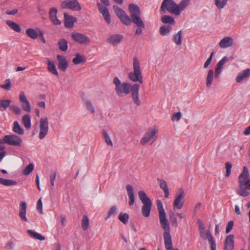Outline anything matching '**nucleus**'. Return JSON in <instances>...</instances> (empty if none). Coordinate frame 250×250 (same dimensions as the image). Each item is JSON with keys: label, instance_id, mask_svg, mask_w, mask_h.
Here are the masks:
<instances>
[{"label": "nucleus", "instance_id": "obj_1", "mask_svg": "<svg viewBox=\"0 0 250 250\" xmlns=\"http://www.w3.org/2000/svg\"><path fill=\"white\" fill-rule=\"evenodd\" d=\"M189 0H182L177 4L173 0H163L160 7V11L166 13V11L176 16H179L189 5Z\"/></svg>", "mask_w": 250, "mask_h": 250}, {"label": "nucleus", "instance_id": "obj_2", "mask_svg": "<svg viewBox=\"0 0 250 250\" xmlns=\"http://www.w3.org/2000/svg\"><path fill=\"white\" fill-rule=\"evenodd\" d=\"M128 10L132 22L138 27L145 28V23L141 19V13L139 6L134 4H129Z\"/></svg>", "mask_w": 250, "mask_h": 250}, {"label": "nucleus", "instance_id": "obj_3", "mask_svg": "<svg viewBox=\"0 0 250 250\" xmlns=\"http://www.w3.org/2000/svg\"><path fill=\"white\" fill-rule=\"evenodd\" d=\"M128 77L133 82H138L140 83L143 82L140 62L136 57L133 59V71L129 73Z\"/></svg>", "mask_w": 250, "mask_h": 250}, {"label": "nucleus", "instance_id": "obj_4", "mask_svg": "<svg viewBox=\"0 0 250 250\" xmlns=\"http://www.w3.org/2000/svg\"><path fill=\"white\" fill-rule=\"evenodd\" d=\"M138 196L143 204L142 208V214L145 217H148L150 216L152 208V201L143 190H140L138 192Z\"/></svg>", "mask_w": 250, "mask_h": 250}, {"label": "nucleus", "instance_id": "obj_5", "mask_svg": "<svg viewBox=\"0 0 250 250\" xmlns=\"http://www.w3.org/2000/svg\"><path fill=\"white\" fill-rule=\"evenodd\" d=\"M113 83L115 85V90L117 94L120 97H123L127 95L131 91L132 85L126 83H121L118 78L115 77L113 79Z\"/></svg>", "mask_w": 250, "mask_h": 250}, {"label": "nucleus", "instance_id": "obj_6", "mask_svg": "<svg viewBox=\"0 0 250 250\" xmlns=\"http://www.w3.org/2000/svg\"><path fill=\"white\" fill-rule=\"evenodd\" d=\"M158 132V129L156 126L148 129L141 139L140 143L142 145L148 143L152 144L157 138Z\"/></svg>", "mask_w": 250, "mask_h": 250}, {"label": "nucleus", "instance_id": "obj_7", "mask_svg": "<svg viewBox=\"0 0 250 250\" xmlns=\"http://www.w3.org/2000/svg\"><path fill=\"white\" fill-rule=\"evenodd\" d=\"M49 132V123L47 118H42L39 122V134L40 140L43 139Z\"/></svg>", "mask_w": 250, "mask_h": 250}, {"label": "nucleus", "instance_id": "obj_8", "mask_svg": "<svg viewBox=\"0 0 250 250\" xmlns=\"http://www.w3.org/2000/svg\"><path fill=\"white\" fill-rule=\"evenodd\" d=\"M161 227L165 230L163 236L166 250H173L171 237L170 234L169 224Z\"/></svg>", "mask_w": 250, "mask_h": 250}, {"label": "nucleus", "instance_id": "obj_9", "mask_svg": "<svg viewBox=\"0 0 250 250\" xmlns=\"http://www.w3.org/2000/svg\"><path fill=\"white\" fill-rule=\"evenodd\" d=\"M71 37L75 42L81 44L88 45L90 42L89 37L82 33L73 32L71 34Z\"/></svg>", "mask_w": 250, "mask_h": 250}, {"label": "nucleus", "instance_id": "obj_10", "mask_svg": "<svg viewBox=\"0 0 250 250\" xmlns=\"http://www.w3.org/2000/svg\"><path fill=\"white\" fill-rule=\"evenodd\" d=\"M61 6L63 9H70L74 11L81 10V7L77 0H65L61 2Z\"/></svg>", "mask_w": 250, "mask_h": 250}, {"label": "nucleus", "instance_id": "obj_11", "mask_svg": "<svg viewBox=\"0 0 250 250\" xmlns=\"http://www.w3.org/2000/svg\"><path fill=\"white\" fill-rule=\"evenodd\" d=\"M157 206L159 212V218L161 226L169 225L168 220L166 217V214L163 208V205L162 202L158 200L157 202Z\"/></svg>", "mask_w": 250, "mask_h": 250}, {"label": "nucleus", "instance_id": "obj_12", "mask_svg": "<svg viewBox=\"0 0 250 250\" xmlns=\"http://www.w3.org/2000/svg\"><path fill=\"white\" fill-rule=\"evenodd\" d=\"M6 144L9 146L20 147L22 146V139L15 134L6 135Z\"/></svg>", "mask_w": 250, "mask_h": 250}, {"label": "nucleus", "instance_id": "obj_13", "mask_svg": "<svg viewBox=\"0 0 250 250\" xmlns=\"http://www.w3.org/2000/svg\"><path fill=\"white\" fill-rule=\"evenodd\" d=\"M185 193L182 188H179L176 197L173 202V207L178 209H180L183 206L184 203Z\"/></svg>", "mask_w": 250, "mask_h": 250}, {"label": "nucleus", "instance_id": "obj_14", "mask_svg": "<svg viewBox=\"0 0 250 250\" xmlns=\"http://www.w3.org/2000/svg\"><path fill=\"white\" fill-rule=\"evenodd\" d=\"M200 236L204 240L207 239L210 244L211 250H216V246L215 241L209 230H204L200 232Z\"/></svg>", "mask_w": 250, "mask_h": 250}, {"label": "nucleus", "instance_id": "obj_15", "mask_svg": "<svg viewBox=\"0 0 250 250\" xmlns=\"http://www.w3.org/2000/svg\"><path fill=\"white\" fill-rule=\"evenodd\" d=\"M140 85L138 83L134 84L131 88V98L134 103L137 106H140L141 104V101L139 98V92Z\"/></svg>", "mask_w": 250, "mask_h": 250}, {"label": "nucleus", "instance_id": "obj_16", "mask_svg": "<svg viewBox=\"0 0 250 250\" xmlns=\"http://www.w3.org/2000/svg\"><path fill=\"white\" fill-rule=\"evenodd\" d=\"M248 190H250V179L246 180V183H239L237 193L243 197H247L250 195Z\"/></svg>", "mask_w": 250, "mask_h": 250}, {"label": "nucleus", "instance_id": "obj_17", "mask_svg": "<svg viewBox=\"0 0 250 250\" xmlns=\"http://www.w3.org/2000/svg\"><path fill=\"white\" fill-rule=\"evenodd\" d=\"M19 100L21 103L22 109L27 112H30L31 106L29 102L23 91H21L19 94Z\"/></svg>", "mask_w": 250, "mask_h": 250}, {"label": "nucleus", "instance_id": "obj_18", "mask_svg": "<svg viewBox=\"0 0 250 250\" xmlns=\"http://www.w3.org/2000/svg\"><path fill=\"white\" fill-rule=\"evenodd\" d=\"M97 5L99 12L102 15L106 22L107 24H110L111 22L110 15L108 8L99 2L97 3Z\"/></svg>", "mask_w": 250, "mask_h": 250}, {"label": "nucleus", "instance_id": "obj_19", "mask_svg": "<svg viewBox=\"0 0 250 250\" xmlns=\"http://www.w3.org/2000/svg\"><path fill=\"white\" fill-rule=\"evenodd\" d=\"M250 76V68H247L239 72L236 77V81L240 83L244 80H247Z\"/></svg>", "mask_w": 250, "mask_h": 250}, {"label": "nucleus", "instance_id": "obj_20", "mask_svg": "<svg viewBox=\"0 0 250 250\" xmlns=\"http://www.w3.org/2000/svg\"><path fill=\"white\" fill-rule=\"evenodd\" d=\"M57 59L58 62V68L62 71L66 70L68 67V62L66 58L62 55H58Z\"/></svg>", "mask_w": 250, "mask_h": 250}, {"label": "nucleus", "instance_id": "obj_21", "mask_svg": "<svg viewBox=\"0 0 250 250\" xmlns=\"http://www.w3.org/2000/svg\"><path fill=\"white\" fill-rule=\"evenodd\" d=\"M123 39V36L121 34H114L111 35L107 39L108 43L115 46L121 42Z\"/></svg>", "mask_w": 250, "mask_h": 250}, {"label": "nucleus", "instance_id": "obj_22", "mask_svg": "<svg viewBox=\"0 0 250 250\" xmlns=\"http://www.w3.org/2000/svg\"><path fill=\"white\" fill-rule=\"evenodd\" d=\"M58 10L56 8H51L50 9L49 13V18L52 22L55 25H60L61 23V21L57 18V14Z\"/></svg>", "mask_w": 250, "mask_h": 250}, {"label": "nucleus", "instance_id": "obj_23", "mask_svg": "<svg viewBox=\"0 0 250 250\" xmlns=\"http://www.w3.org/2000/svg\"><path fill=\"white\" fill-rule=\"evenodd\" d=\"M26 203L25 202L22 201L20 203L19 207V216L21 219L25 222L28 221L26 217Z\"/></svg>", "mask_w": 250, "mask_h": 250}, {"label": "nucleus", "instance_id": "obj_24", "mask_svg": "<svg viewBox=\"0 0 250 250\" xmlns=\"http://www.w3.org/2000/svg\"><path fill=\"white\" fill-rule=\"evenodd\" d=\"M234 238L233 235H229L227 236L225 242L224 250H232L233 249Z\"/></svg>", "mask_w": 250, "mask_h": 250}, {"label": "nucleus", "instance_id": "obj_25", "mask_svg": "<svg viewBox=\"0 0 250 250\" xmlns=\"http://www.w3.org/2000/svg\"><path fill=\"white\" fill-rule=\"evenodd\" d=\"M233 39L230 37H226L221 40L219 45L221 48H226L231 46L233 44Z\"/></svg>", "mask_w": 250, "mask_h": 250}, {"label": "nucleus", "instance_id": "obj_26", "mask_svg": "<svg viewBox=\"0 0 250 250\" xmlns=\"http://www.w3.org/2000/svg\"><path fill=\"white\" fill-rule=\"evenodd\" d=\"M64 17V24L67 28H71L73 26L74 23L76 21V18L69 16L68 14L65 13Z\"/></svg>", "mask_w": 250, "mask_h": 250}, {"label": "nucleus", "instance_id": "obj_27", "mask_svg": "<svg viewBox=\"0 0 250 250\" xmlns=\"http://www.w3.org/2000/svg\"><path fill=\"white\" fill-rule=\"evenodd\" d=\"M126 189L128 196L129 202L128 204L130 206H132L134 203V194L133 187L130 185L126 186Z\"/></svg>", "mask_w": 250, "mask_h": 250}, {"label": "nucleus", "instance_id": "obj_28", "mask_svg": "<svg viewBox=\"0 0 250 250\" xmlns=\"http://www.w3.org/2000/svg\"><path fill=\"white\" fill-rule=\"evenodd\" d=\"M47 64L48 71L53 75L58 76L59 74L54 62L48 59Z\"/></svg>", "mask_w": 250, "mask_h": 250}, {"label": "nucleus", "instance_id": "obj_29", "mask_svg": "<svg viewBox=\"0 0 250 250\" xmlns=\"http://www.w3.org/2000/svg\"><path fill=\"white\" fill-rule=\"evenodd\" d=\"M249 176V170L248 168L245 166L243 167V170L241 174L239 176V183H246V180H249L248 177Z\"/></svg>", "mask_w": 250, "mask_h": 250}, {"label": "nucleus", "instance_id": "obj_30", "mask_svg": "<svg viewBox=\"0 0 250 250\" xmlns=\"http://www.w3.org/2000/svg\"><path fill=\"white\" fill-rule=\"evenodd\" d=\"M160 188L163 190L165 193V196L167 198L169 195V190L167 182L163 179H158Z\"/></svg>", "mask_w": 250, "mask_h": 250}, {"label": "nucleus", "instance_id": "obj_31", "mask_svg": "<svg viewBox=\"0 0 250 250\" xmlns=\"http://www.w3.org/2000/svg\"><path fill=\"white\" fill-rule=\"evenodd\" d=\"M27 232L29 235L32 238L40 241H43L45 239V237L41 234L31 229H28Z\"/></svg>", "mask_w": 250, "mask_h": 250}, {"label": "nucleus", "instance_id": "obj_32", "mask_svg": "<svg viewBox=\"0 0 250 250\" xmlns=\"http://www.w3.org/2000/svg\"><path fill=\"white\" fill-rule=\"evenodd\" d=\"M6 24L13 30L18 33L21 32V29L20 26L17 23L12 21H6Z\"/></svg>", "mask_w": 250, "mask_h": 250}, {"label": "nucleus", "instance_id": "obj_33", "mask_svg": "<svg viewBox=\"0 0 250 250\" xmlns=\"http://www.w3.org/2000/svg\"><path fill=\"white\" fill-rule=\"evenodd\" d=\"M214 72L212 69H210L208 73L206 78V86L209 88L211 86L213 81Z\"/></svg>", "mask_w": 250, "mask_h": 250}, {"label": "nucleus", "instance_id": "obj_34", "mask_svg": "<svg viewBox=\"0 0 250 250\" xmlns=\"http://www.w3.org/2000/svg\"><path fill=\"white\" fill-rule=\"evenodd\" d=\"M26 34L29 38L35 40L38 37L37 31L33 28H28L26 30Z\"/></svg>", "mask_w": 250, "mask_h": 250}, {"label": "nucleus", "instance_id": "obj_35", "mask_svg": "<svg viewBox=\"0 0 250 250\" xmlns=\"http://www.w3.org/2000/svg\"><path fill=\"white\" fill-rule=\"evenodd\" d=\"M13 130L14 132L20 135L24 134V129L21 127L17 121H15L13 123Z\"/></svg>", "mask_w": 250, "mask_h": 250}, {"label": "nucleus", "instance_id": "obj_36", "mask_svg": "<svg viewBox=\"0 0 250 250\" xmlns=\"http://www.w3.org/2000/svg\"><path fill=\"white\" fill-rule=\"evenodd\" d=\"M102 134L106 144L108 146H112L113 143L109 135L105 129H103L102 130Z\"/></svg>", "mask_w": 250, "mask_h": 250}, {"label": "nucleus", "instance_id": "obj_37", "mask_svg": "<svg viewBox=\"0 0 250 250\" xmlns=\"http://www.w3.org/2000/svg\"><path fill=\"white\" fill-rule=\"evenodd\" d=\"M22 121L24 127L29 129L31 126V118L30 116L28 114H26L22 117Z\"/></svg>", "mask_w": 250, "mask_h": 250}, {"label": "nucleus", "instance_id": "obj_38", "mask_svg": "<svg viewBox=\"0 0 250 250\" xmlns=\"http://www.w3.org/2000/svg\"><path fill=\"white\" fill-rule=\"evenodd\" d=\"M0 184L6 186H10L17 185V182L14 180L5 179L0 177Z\"/></svg>", "mask_w": 250, "mask_h": 250}, {"label": "nucleus", "instance_id": "obj_39", "mask_svg": "<svg viewBox=\"0 0 250 250\" xmlns=\"http://www.w3.org/2000/svg\"><path fill=\"white\" fill-rule=\"evenodd\" d=\"M214 4L219 9H223L227 4L228 0H213Z\"/></svg>", "mask_w": 250, "mask_h": 250}, {"label": "nucleus", "instance_id": "obj_40", "mask_svg": "<svg viewBox=\"0 0 250 250\" xmlns=\"http://www.w3.org/2000/svg\"><path fill=\"white\" fill-rule=\"evenodd\" d=\"M11 101L10 100H0V110L1 111L6 110L9 106Z\"/></svg>", "mask_w": 250, "mask_h": 250}, {"label": "nucleus", "instance_id": "obj_41", "mask_svg": "<svg viewBox=\"0 0 250 250\" xmlns=\"http://www.w3.org/2000/svg\"><path fill=\"white\" fill-rule=\"evenodd\" d=\"M182 32L179 31L177 34L173 36V41L177 45H180L182 42Z\"/></svg>", "mask_w": 250, "mask_h": 250}, {"label": "nucleus", "instance_id": "obj_42", "mask_svg": "<svg viewBox=\"0 0 250 250\" xmlns=\"http://www.w3.org/2000/svg\"><path fill=\"white\" fill-rule=\"evenodd\" d=\"M171 29L170 25L162 26L160 28V33L162 36H166L170 33Z\"/></svg>", "mask_w": 250, "mask_h": 250}, {"label": "nucleus", "instance_id": "obj_43", "mask_svg": "<svg viewBox=\"0 0 250 250\" xmlns=\"http://www.w3.org/2000/svg\"><path fill=\"white\" fill-rule=\"evenodd\" d=\"M59 49L62 51H65L68 48L67 42L65 39H61L58 42Z\"/></svg>", "mask_w": 250, "mask_h": 250}, {"label": "nucleus", "instance_id": "obj_44", "mask_svg": "<svg viewBox=\"0 0 250 250\" xmlns=\"http://www.w3.org/2000/svg\"><path fill=\"white\" fill-rule=\"evenodd\" d=\"M161 21L164 23L174 24L175 22L174 18L168 15L163 16L161 18Z\"/></svg>", "mask_w": 250, "mask_h": 250}, {"label": "nucleus", "instance_id": "obj_45", "mask_svg": "<svg viewBox=\"0 0 250 250\" xmlns=\"http://www.w3.org/2000/svg\"><path fill=\"white\" fill-rule=\"evenodd\" d=\"M72 62L75 64H79L81 63L84 62L85 59L83 56L79 53H77L76 54L75 57L73 58Z\"/></svg>", "mask_w": 250, "mask_h": 250}, {"label": "nucleus", "instance_id": "obj_46", "mask_svg": "<svg viewBox=\"0 0 250 250\" xmlns=\"http://www.w3.org/2000/svg\"><path fill=\"white\" fill-rule=\"evenodd\" d=\"M118 219L124 224H126L129 220V215L126 213L120 212Z\"/></svg>", "mask_w": 250, "mask_h": 250}, {"label": "nucleus", "instance_id": "obj_47", "mask_svg": "<svg viewBox=\"0 0 250 250\" xmlns=\"http://www.w3.org/2000/svg\"><path fill=\"white\" fill-rule=\"evenodd\" d=\"M34 168V164L32 163H30L28 164L23 169L22 171V174L24 175H28L30 173H31L33 170Z\"/></svg>", "mask_w": 250, "mask_h": 250}, {"label": "nucleus", "instance_id": "obj_48", "mask_svg": "<svg viewBox=\"0 0 250 250\" xmlns=\"http://www.w3.org/2000/svg\"><path fill=\"white\" fill-rule=\"evenodd\" d=\"M89 227V219L88 217L84 215L83 216V220L82 221V228L84 230H86Z\"/></svg>", "mask_w": 250, "mask_h": 250}, {"label": "nucleus", "instance_id": "obj_49", "mask_svg": "<svg viewBox=\"0 0 250 250\" xmlns=\"http://www.w3.org/2000/svg\"><path fill=\"white\" fill-rule=\"evenodd\" d=\"M119 19L124 24L126 25L130 24L132 21L131 19L126 13L119 18Z\"/></svg>", "mask_w": 250, "mask_h": 250}, {"label": "nucleus", "instance_id": "obj_50", "mask_svg": "<svg viewBox=\"0 0 250 250\" xmlns=\"http://www.w3.org/2000/svg\"><path fill=\"white\" fill-rule=\"evenodd\" d=\"M117 213V208L116 206H112L109 209L107 217L105 218V220H107L108 218H110L112 215H115Z\"/></svg>", "mask_w": 250, "mask_h": 250}, {"label": "nucleus", "instance_id": "obj_51", "mask_svg": "<svg viewBox=\"0 0 250 250\" xmlns=\"http://www.w3.org/2000/svg\"><path fill=\"white\" fill-rule=\"evenodd\" d=\"M85 105L87 110L91 113L95 112V108L93 105L92 103L89 100L86 101Z\"/></svg>", "mask_w": 250, "mask_h": 250}, {"label": "nucleus", "instance_id": "obj_52", "mask_svg": "<svg viewBox=\"0 0 250 250\" xmlns=\"http://www.w3.org/2000/svg\"><path fill=\"white\" fill-rule=\"evenodd\" d=\"M113 9L119 18L125 13L124 10L119 8L118 6L114 5Z\"/></svg>", "mask_w": 250, "mask_h": 250}, {"label": "nucleus", "instance_id": "obj_53", "mask_svg": "<svg viewBox=\"0 0 250 250\" xmlns=\"http://www.w3.org/2000/svg\"><path fill=\"white\" fill-rule=\"evenodd\" d=\"M228 60V59L227 57H224L220 61H219L216 67L222 68L224 64L227 62Z\"/></svg>", "mask_w": 250, "mask_h": 250}, {"label": "nucleus", "instance_id": "obj_54", "mask_svg": "<svg viewBox=\"0 0 250 250\" xmlns=\"http://www.w3.org/2000/svg\"><path fill=\"white\" fill-rule=\"evenodd\" d=\"M5 84L1 85L0 87L5 89V90H9L11 87V83L10 79H6L5 81Z\"/></svg>", "mask_w": 250, "mask_h": 250}, {"label": "nucleus", "instance_id": "obj_55", "mask_svg": "<svg viewBox=\"0 0 250 250\" xmlns=\"http://www.w3.org/2000/svg\"><path fill=\"white\" fill-rule=\"evenodd\" d=\"M225 167H226V176L227 177H228L230 174L232 165L230 163L227 162L225 164Z\"/></svg>", "mask_w": 250, "mask_h": 250}, {"label": "nucleus", "instance_id": "obj_56", "mask_svg": "<svg viewBox=\"0 0 250 250\" xmlns=\"http://www.w3.org/2000/svg\"><path fill=\"white\" fill-rule=\"evenodd\" d=\"M234 223L232 221H229L227 225L226 228V233L227 234L229 233L231 230L232 229L233 227Z\"/></svg>", "mask_w": 250, "mask_h": 250}, {"label": "nucleus", "instance_id": "obj_57", "mask_svg": "<svg viewBox=\"0 0 250 250\" xmlns=\"http://www.w3.org/2000/svg\"><path fill=\"white\" fill-rule=\"evenodd\" d=\"M213 55H214V52H212L210 54V56L209 57V58L205 62V63L204 64V67L205 68H208V65L210 64V63L211 61H212Z\"/></svg>", "mask_w": 250, "mask_h": 250}, {"label": "nucleus", "instance_id": "obj_58", "mask_svg": "<svg viewBox=\"0 0 250 250\" xmlns=\"http://www.w3.org/2000/svg\"><path fill=\"white\" fill-rule=\"evenodd\" d=\"M11 108L12 109L13 112L17 115H19L21 113V109L18 106L12 105L11 106Z\"/></svg>", "mask_w": 250, "mask_h": 250}, {"label": "nucleus", "instance_id": "obj_59", "mask_svg": "<svg viewBox=\"0 0 250 250\" xmlns=\"http://www.w3.org/2000/svg\"><path fill=\"white\" fill-rule=\"evenodd\" d=\"M181 116H182V115H181V113L180 112H177V113L174 114L172 116V117H171V120L173 121H178L181 119Z\"/></svg>", "mask_w": 250, "mask_h": 250}, {"label": "nucleus", "instance_id": "obj_60", "mask_svg": "<svg viewBox=\"0 0 250 250\" xmlns=\"http://www.w3.org/2000/svg\"><path fill=\"white\" fill-rule=\"evenodd\" d=\"M56 173L55 172H53L50 175V181L51 185L52 186H54V182H55V180L56 179Z\"/></svg>", "mask_w": 250, "mask_h": 250}, {"label": "nucleus", "instance_id": "obj_61", "mask_svg": "<svg viewBox=\"0 0 250 250\" xmlns=\"http://www.w3.org/2000/svg\"><path fill=\"white\" fill-rule=\"evenodd\" d=\"M60 222L62 226H65L66 225V217L64 214H61L60 215Z\"/></svg>", "mask_w": 250, "mask_h": 250}, {"label": "nucleus", "instance_id": "obj_62", "mask_svg": "<svg viewBox=\"0 0 250 250\" xmlns=\"http://www.w3.org/2000/svg\"><path fill=\"white\" fill-rule=\"evenodd\" d=\"M42 203L41 201V199H40L39 200H38L37 204V208L38 210L40 211L41 213H42Z\"/></svg>", "mask_w": 250, "mask_h": 250}, {"label": "nucleus", "instance_id": "obj_63", "mask_svg": "<svg viewBox=\"0 0 250 250\" xmlns=\"http://www.w3.org/2000/svg\"><path fill=\"white\" fill-rule=\"evenodd\" d=\"M221 69L222 68H218V67H215V75H214V77L215 78H218V77H219L221 72Z\"/></svg>", "mask_w": 250, "mask_h": 250}, {"label": "nucleus", "instance_id": "obj_64", "mask_svg": "<svg viewBox=\"0 0 250 250\" xmlns=\"http://www.w3.org/2000/svg\"><path fill=\"white\" fill-rule=\"evenodd\" d=\"M18 9H14L12 10H7L6 12V14L7 15H15L18 13Z\"/></svg>", "mask_w": 250, "mask_h": 250}]
</instances>
